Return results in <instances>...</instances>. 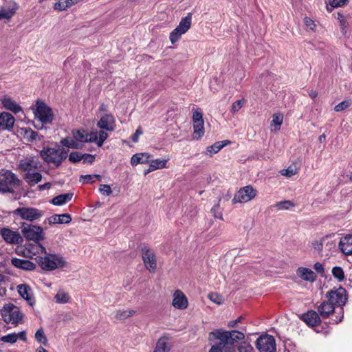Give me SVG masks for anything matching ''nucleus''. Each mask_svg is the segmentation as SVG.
I'll list each match as a JSON object with an SVG mask.
<instances>
[{"mask_svg":"<svg viewBox=\"0 0 352 352\" xmlns=\"http://www.w3.org/2000/svg\"><path fill=\"white\" fill-rule=\"evenodd\" d=\"M20 184L17 177L10 170H2L0 173V192H12Z\"/></svg>","mask_w":352,"mask_h":352,"instance_id":"6","label":"nucleus"},{"mask_svg":"<svg viewBox=\"0 0 352 352\" xmlns=\"http://www.w3.org/2000/svg\"><path fill=\"white\" fill-rule=\"evenodd\" d=\"M244 338V333L236 330L229 331L217 329L209 335L210 340H217L213 346H217L222 352H235L233 344Z\"/></svg>","mask_w":352,"mask_h":352,"instance_id":"1","label":"nucleus"},{"mask_svg":"<svg viewBox=\"0 0 352 352\" xmlns=\"http://www.w3.org/2000/svg\"><path fill=\"white\" fill-rule=\"evenodd\" d=\"M99 190L102 194L107 196L110 195L112 192L110 186L107 184H101Z\"/></svg>","mask_w":352,"mask_h":352,"instance_id":"60","label":"nucleus"},{"mask_svg":"<svg viewBox=\"0 0 352 352\" xmlns=\"http://www.w3.org/2000/svg\"><path fill=\"white\" fill-rule=\"evenodd\" d=\"M227 145L226 142H217L214 144L209 146L206 148V155L212 157L215 153H217L222 148Z\"/></svg>","mask_w":352,"mask_h":352,"instance_id":"36","label":"nucleus"},{"mask_svg":"<svg viewBox=\"0 0 352 352\" xmlns=\"http://www.w3.org/2000/svg\"><path fill=\"white\" fill-rule=\"evenodd\" d=\"M142 134V131L140 128L136 129L135 133L132 135V140L134 142H137L138 141L139 135Z\"/></svg>","mask_w":352,"mask_h":352,"instance_id":"63","label":"nucleus"},{"mask_svg":"<svg viewBox=\"0 0 352 352\" xmlns=\"http://www.w3.org/2000/svg\"><path fill=\"white\" fill-rule=\"evenodd\" d=\"M334 306L329 302H323L318 308L321 317L326 318L333 311Z\"/></svg>","mask_w":352,"mask_h":352,"instance_id":"29","label":"nucleus"},{"mask_svg":"<svg viewBox=\"0 0 352 352\" xmlns=\"http://www.w3.org/2000/svg\"><path fill=\"white\" fill-rule=\"evenodd\" d=\"M17 9L18 5L15 2L8 3L0 10V20L3 19H10L15 14Z\"/></svg>","mask_w":352,"mask_h":352,"instance_id":"20","label":"nucleus"},{"mask_svg":"<svg viewBox=\"0 0 352 352\" xmlns=\"http://www.w3.org/2000/svg\"><path fill=\"white\" fill-rule=\"evenodd\" d=\"M54 299L58 303H67L69 302L70 297L68 293L65 292L63 289H60L56 294Z\"/></svg>","mask_w":352,"mask_h":352,"instance_id":"40","label":"nucleus"},{"mask_svg":"<svg viewBox=\"0 0 352 352\" xmlns=\"http://www.w3.org/2000/svg\"><path fill=\"white\" fill-rule=\"evenodd\" d=\"M256 346L259 352H275L276 350L274 338L268 334L258 337L256 342Z\"/></svg>","mask_w":352,"mask_h":352,"instance_id":"10","label":"nucleus"},{"mask_svg":"<svg viewBox=\"0 0 352 352\" xmlns=\"http://www.w3.org/2000/svg\"><path fill=\"white\" fill-rule=\"evenodd\" d=\"M352 104V101L350 99L344 100L342 101L341 102L338 103L337 105L335 106L334 110L336 112H340L346 109H348Z\"/></svg>","mask_w":352,"mask_h":352,"instance_id":"44","label":"nucleus"},{"mask_svg":"<svg viewBox=\"0 0 352 352\" xmlns=\"http://www.w3.org/2000/svg\"><path fill=\"white\" fill-rule=\"evenodd\" d=\"M24 179L29 184L33 186L41 181L42 175L38 172H28L25 173Z\"/></svg>","mask_w":352,"mask_h":352,"instance_id":"32","label":"nucleus"},{"mask_svg":"<svg viewBox=\"0 0 352 352\" xmlns=\"http://www.w3.org/2000/svg\"><path fill=\"white\" fill-rule=\"evenodd\" d=\"M1 101L3 107L6 109L9 110L14 113H17L22 110L21 107L9 96H4L2 98Z\"/></svg>","mask_w":352,"mask_h":352,"instance_id":"23","label":"nucleus"},{"mask_svg":"<svg viewBox=\"0 0 352 352\" xmlns=\"http://www.w3.org/2000/svg\"><path fill=\"white\" fill-rule=\"evenodd\" d=\"M135 310L131 309H119L116 311L115 318L120 320H125L135 314Z\"/></svg>","mask_w":352,"mask_h":352,"instance_id":"38","label":"nucleus"},{"mask_svg":"<svg viewBox=\"0 0 352 352\" xmlns=\"http://www.w3.org/2000/svg\"><path fill=\"white\" fill-rule=\"evenodd\" d=\"M238 352H255L253 346L247 342H241L237 346Z\"/></svg>","mask_w":352,"mask_h":352,"instance_id":"45","label":"nucleus"},{"mask_svg":"<svg viewBox=\"0 0 352 352\" xmlns=\"http://www.w3.org/2000/svg\"><path fill=\"white\" fill-rule=\"evenodd\" d=\"M82 157H83L82 160L85 163L87 162L91 164L95 160L94 155H92L91 154H84L82 155Z\"/></svg>","mask_w":352,"mask_h":352,"instance_id":"61","label":"nucleus"},{"mask_svg":"<svg viewBox=\"0 0 352 352\" xmlns=\"http://www.w3.org/2000/svg\"><path fill=\"white\" fill-rule=\"evenodd\" d=\"M62 147L71 148H79L80 143L77 142L74 138L67 137L63 138L60 142Z\"/></svg>","mask_w":352,"mask_h":352,"instance_id":"37","label":"nucleus"},{"mask_svg":"<svg viewBox=\"0 0 352 352\" xmlns=\"http://www.w3.org/2000/svg\"><path fill=\"white\" fill-rule=\"evenodd\" d=\"M72 221V217L69 214H54L46 220H45V223L47 221L49 224H56V223H69Z\"/></svg>","mask_w":352,"mask_h":352,"instance_id":"25","label":"nucleus"},{"mask_svg":"<svg viewBox=\"0 0 352 352\" xmlns=\"http://www.w3.org/2000/svg\"><path fill=\"white\" fill-rule=\"evenodd\" d=\"M73 193L61 194L54 197L51 202L56 206H62L71 201Z\"/></svg>","mask_w":352,"mask_h":352,"instance_id":"31","label":"nucleus"},{"mask_svg":"<svg viewBox=\"0 0 352 352\" xmlns=\"http://www.w3.org/2000/svg\"><path fill=\"white\" fill-rule=\"evenodd\" d=\"M82 155H80L78 152H72L69 156V160L73 163H76L82 160Z\"/></svg>","mask_w":352,"mask_h":352,"instance_id":"56","label":"nucleus"},{"mask_svg":"<svg viewBox=\"0 0 352 352\" xmlns=\"http://www.w3.org/2000/svg\"><path fill=\"white\" fill-rule=\"evenodd\" d=\"M142 254L146 270L150 272H155L157 269V260L154 252L148 248H144L142 249Z\"/></svg>","mask_w":352,"mask_h":352,"instance_id":"14","label":"nucleus"},{"mask_svg":"<svg viewBox=\"0 0 352 352\" xmlns=\"http://www.w3.org/2000/svg\"><path fill=\"white\" fill-rule=\"evenodd\" d=\"M35 339L37 342L43 344L44 345L47 344V340L43 329H39L36 331L35 333Z\"/></svg>","mask_w":352,"mask_h":352,"instance_id":"48","label":"nucleus"},{"mask_svg":"<svg viewBox=\"0 0 352 352\" xmlns=\"http://www.w3.org/2000/svg\"><path fill=\"white\" fill-rule=\"evenodd\" d=\"M18 292L20 296L24 298L29 305H32L34 304V299L32 294V290L27 285H19L18 287Z\"/></svg>","mask_w":352,"mask_h":352,"instance_id":"24","label":"nucleus"},{"mask_svg":"<svg viewBox=\"0 0 352 352\" xmlns=\"http://www.w3.org/2000/svg\"><path fill=\"white\" fill-rule=\"evenodd\" d=\"M296 274L298 277L306 281L314 282L316 278V274L311 270L306 267H298Z\"/></svg>","mask_w":352,"mask_h":352,"instance_id":"27","label":"nucleus"},{"mask_svg":"<svg viewBox=\"0 0 352 352\" xmlns=\"http://www.w3.org/2000/svg\"><path fill=\"white\" fill-rule=\"evenodd\" d=\"M101 176L100 175H86L80 177V181L84 184L92 183L94 182V179H100Z\"/></svg>","mask_w":352,"mask_h":352,"instance_id":"51","label":"nucleus"},{"mask_svg":"<svg viewBox=\"0 0 352 352\" xmlns=\"http://www.w3.org/2000/svg\"><path fill=\"white\" fill-rule=\"evenodd\" d=\"M297 173H298L297 168L293 166H289L287 168L283 169L280 171V173L282 175L287 177H291L296 175Z\"/></svg>","mask_w":352,"mask_h":352,"instance_id":"49","label":"nucleus"},{"mask_svg":"<svg viewBox=\"0 0 352 352\" xmlns=\"http://www.w3.org/2000/svg\"><path fill=\"white\" fill-rule=\"evenodd\" d=\"M304 23L308 30H310L312 31H314L316 27V25L314 21L307 16L304 18Z\"/></svg>","mask_w":352,"mask_h":352,"instance_id":"57","label":"nucleus"},{"mask_svg":"<svg viewBox=\"0 0 352 352\" xmlns=\"http://www.w3.org/2000/svg\"><path fill=\"white\" fill-rule=\"evenodd\" d=\"M312 248L318 253L327 252V254L336 247V243L329 236L322 237L320 240H315L311 243Z\"/></svg>","mask_w":352,"mask_h":352,"instance_id":"12","label":"nucleus"},{"mask_svg":"<svg viewBox=\"0 0 352 352\" xmlns=\"http://www.w3.org/2000/svg\"><path fill=\"white\" fill-rule=\"evenodd\" d=\"M283 121V116L280 113H275L272 116V120L270 124L272 132H277L280 130V126Z\"/></svg>","mask_w":352,"mask_h":352,"instance_id":"33","label":"nucleus"},{"mask_svg":"<svg viewBox=\"0 0 352 352\" xmlns=\"http://www.w3.org/2000/svg\"><path fill=\"white\" fill-rule=\"evenodd\" d=\"M1 316L7 324L17 325L23 322V313L13 304H7L3 306L1 309Z\"/></svg>","mask_w":352,"mask_h":352,"instance_id":"4","label":"nucleus"},{"mask_svg":"<svg viewBox=\"0 0 352 352\" xmlns=\"http://www.w3.org/2000/svg\"><path fill=\"white\" fill-rule=\"evenodd\" d=\"M80 0H59L54 5V9L58 11H63L67 8L77 3Z\"/></svg>","mask_w":352,"mask_h":352,"instance_id":"34","label":"nucleus"},{"mask_svg":"<svg viewBox=\"0 0 352 352\" xmlns=\"http://www.w3.org/2000/svg\"><path fill=\"white\" fill-rule=\"evenodd\" d=\"M11 263L14 267L24 270L32 271L36 268V265L32 261L18 258H12Z\"/></svg>","mask_w":352,"mask_h":352,"instance_id":"22","label":"nucleus"},{"mask_svg":"<svg viewBox=\"0 0 352 352\" xmlns=\"http://www.w3.org/2000/svg\"><path fill=\"white\" fill-rule=\"evenodd\" d=\"M151 155L148 153H137L132 156L131 164L132 166H136L138 164H145L149 162Z\"/></svg>","mask_w":352,"mask_h":352,"instance_id":"28","label":"nucleus"},{"mask_svg":"<svg viewBox=\"0 0 352 352\" xmlns=\"http://www.w3.org/2000/svg\"><path fill=\"white\" fill-rule=\"evenodd\" d=\"M170 345L166 337L160 338L157 344L154 352H169Z\"/></svg>","mask_w":352,"mask_h":352,"instance_id":"30","label":"nucleus"},{"mask_svg":"<svg viewBox=\"0 0 352 352\" xmlns=\"http://www.w3.org/2000/svg\"><path fill=\"white\" fill-rule=\"evenodd\" d=\"M332 274L334 278H336L338 281H342L344 278V271L340 267H334L332 269Z\"/></svg>","mask_w":352,"mask_h":352,"instance_id":"46","label":"nucleus"},{"mask_svg":"<svg viewBox=\"0 0 352 352\" xmlns=\"http://www.w3.org/2000/svg\"><path fill=\"white\" fill-rule=\"evenodd\" d=\"M21 135L28 142L36 140L38 135L37 132L34 131L30 128L21 129Z\"/></svg>","mask_w":352,"mask_h":352,"instance_id":"35","label":"nucleus"},{"mask_svg":"<svg viewBox=\"0 0 352 352\" xmlns=\"http://www.w3.org/2000/svg\"><path fill=\"white\" fill-rule=\"evenodd\" d=\"M208 298L212 302H214L216 304L220 305L222 303L223 298L222 296L216 294V293H211L208 295Z\"/></svg>","mask_w":352,"mask_h":352,"instance_id":"58","label":"nucleus"},{"mask_svg":"<svg viewBox=\"0 0 352 352\" xmlns=\"http://www.w3.org/2000/svg\"><path fill=\"white\" fill-rule=\"evenodd\" d=\"M21 233L28 241H33L36 244L44 240L45 232L43 228L41 226L23 223L21 227Z\"/></svg>","mask_w":352,"mask_h":352,"instance_id":"5","label":"nucleus"},{"mask_svg":"<svg viewBox=\"0 0 352 352\" xmlns=\"http://www.w3.org/2000/svg\"><path fill=\"white\" fill-rule=\"evenodd\" d=\"M18 340V335L15 333H10L8 335H6L4 336H2L1 338V340L6 343H10L14 344Z\"/></svg>","mask_w":352,"mask_h":352,"instance_id":"47","label":"nucleus"},{"mask_svg":"<svg viewBox=\"0 0 352 352\" xmlns=\"http://www.w3.org/2000/svg\"><path fill=\"white\" fill-rule=\"evenodd\" d=\"M85 142H95L98 145V132H87Z\"/></svg>","mask_w":352,"mask_h":352,"instance_id":"54","label":"nucleus"},{"mask_svg":"<svg viewBox=\"0 0 352 352\" xmlns=\"http://www.w3.org/2000/svg\"><path fill=\"white\" fill-rule=\"evenodd\" d=\"M173 306L178 309H185L187 308L188 302V299L183 292L177 289L173 294V299L172 302Z\"/></svg>","mask_w":352,"mask_h":352,"instance_id":"18","label":"nucleus"},{"mask_svg":"<svg viewBox=\"0 0 352 352\" xmlns=\"http://www.w3.org/2000/svg\"><path fill=\"white\" fill-rule=\"evenodd\" d=\"M349 1L346 0H329V4L332 8L341 7L346 5Z\"/></svg>","mask_w":352,"mask_h":352,"instance_id":"59","label":"nucleus"},{"mask_svg":"<svg viewBox=\"0 0 352 352\" xmlns=\"http://www.w3.org/2000/svg\"><path fill=\"white\" fill-rule=\"evenodd\" d=\"M168 160H162V159H157L153 160L150 162V165L151 166V170H157L166 167V163Z\"/></svg>","mask_w":352,"mask_h":352,"instance_id":"42","label":"nucleus"},{"mask_svg":"<svg viewBox=\"0 0 352 352\" xmlns=\"http://www.w3.org/2000/svg\"><path fill=\"white\" fill-rule=\"evenodd\" d=\"M274 206L277 208L278 210H289L290 208L294 207V204L289 200H285L282 201L277 202Z\"/></svg>","mask_w":352,"mask_h":352,"instance_id":"43","label":"nucleus"},{"mask_svg":"<svg viewBox=\"0 0 352 352\" xmlns=\"http://www.w3.org/2000/svg\"><path fill=\"white\" fill-rule=\"evenodd\" d=\"M244 104L245 101L243 99L238 100L236 102H233L231 107V112L232 113H236L241 109Z\"/></svg>","mask_w":352,"mask_h":352,"instance_id":"52","label":"nucleus"},{"mask_svg":"<svg viewBox=\"0 0 352 352\" xmlns=\"http://www.w3.org/2000/svg\"><path fill=\"white\" fill-rule=\"evenodd\" d=\"M0 234L7 243L19 244L23 241L18 231L12 230L8 228H1L0 230Z\"/></svg>","mask_w":352,"mask_h":352,"instance_id":"16","label":"nucleus"},{"mask_svg":"<svg viewBox=\"0 0 352 352\" xmlns=\"http://www.w3.org/2000/svg\"><path fill=\"white\" fill-rule=\"evenodd\" d=\"M41 166L38 157L35 156H28L21 159L19 163V168L25 173L38 170Z\"/></svg>","mask_w":352,"mask_h":352,"instance_id":"13","label":"nucleus"},{"mask_svg":"<svg viewBox=\"0 0 352 352\" xmlns=\"http://www.w3.org/2000/svg\"><path fill=\"white\" fill-rule=\"evenodd\" d=\"M15 119L14 116L8 113H0V129L10 131L13 128Z\"/></svg>","mask_w":352,"mask_h":352,"instance_id":"19","label":"nucleus"},{"mask_svg":"<svg viewBox=\"0 0 352 352\" xmlns=\"http://www.w3.org/2000/svg\"><path fill=\"white\" fill-rule=\"evenodd\" d=\"M256 195V190L250 185L246 186L236 192L232 199V203H247Z\"/></svg>","mask_w":352,"mask_h":352,"instance_id":"11","label":"nucleus"},{"mask_svg":"<svg viewBox=\"0 0 352 352\" xmlns=\"http://www.w3.org/2000/svg\"><path fill=\"white\" fill-rule=\"evenodd\" d=\"M191 13H188L187 16L181 19L179 25L170 34L169 38L172 43L177 42L182 35L187 32L191 27Z\"/></svg>","mask_w":352,"mask_h":352,"instance_id":"9","label":"nucleus"},{"mask_svg":"<svg viewBox=\"0 0 352 352\" xmlns=\"http://www.w3.org/2000/svg\"><path fill=\"white\" fill-rule=\"evenodd\" d=\"M97 126L101 129L113 131L116 128L115 118L111 114H104L98 121Z\"/></svg>","mask_w":352,"mask_h":352,"instance_id":"17","label":"nucleus"},{"mask_svg":"<svg viewBox=\"0 0 352 352\" xmlns=\"http://www.w3.org/2000/svg\"><path fill=\"white\" fill-rule=\"evenodd\" d=\"M302 320L309 326H317L320 323V319L317 312L309 311L302 316Z\"/></svg>","mask_w":352,"mask_h":352,"instance_id":"26","label":"nucleus"},{"mask_svg":"<svg viewBox=\"0 0 352 352\" xmlns=\"http://www.w3.org/2000/svg\"><path fill=\"white\" fill-rule=\"evenodd\" d=\"M13 214L23 220L33 222L40 219L44 214L43 211L33 207H20L13 211Z\"/></svg>","mask_w":352,"mask_h":352,"instance_id":"7","label":"nucleus"},{"mask_svg":"<svg viewBox=\"0 0 352 352\" xmlns=\"http://www.w3.org/2000/svg\"><path fill=\"white\" fill-rule=\"evenodd\" d=\"M192 121L193 123L203 122L204 118L202 113L200 112L198 109H192Z\"/></svg>","mask_w":352,"mask_h":352,"instance_id":"53","label":"nucleus"},{"mask_svg":"<svg viewBox=\"0 0 352 352\" xmlns=\"http://www.w3.org/2000/svg\"><path fill=\"white\" fill-rule=\"evenodd\" d=\"M204 135V122L193 123V138L199 139Z\"/></svg>","mask_w":352,"mask_h":352,"instance_id":"39","label":"nucleus"},{"mask_svg":"<svg viewBox=\"0 0 352 352\" xmlns=\"http://www.w3.org/2000/svg\"><path fill=\"white\" fill-rule=\"evenodd\" d=\"M40 156L47 164L58 167L68 156V150L56 144L54 147H44Z\"/></svg>","mask_w":352,"mask_h":352,"instance_id":"3","label":"nucleus"},{"mask_svg":"<svg viewBox=\"0 0 352 352\" xmlns=\"http://www.w3.org/2000/svg\"><path fill=\"white\" fill-rule=\"evenodd\" d=\"M339 248L345 255L352 254V234H346L342 237L339 242Z\"/></svg>","mask_w":352,"mask_h":352,"instance_id":"21","label":"nucleus"},{"mask_svg":"<svg viewBox=\"0 0 352 352\" xmlns=\"http://www.w3.org/2000/svg\"><path fill=\"white\" fill-rule=\"evenodd\" d=\"M243 320V317L240 316L236 320L230 321L228 324V327H234L238 323H240Z\"/></svg>","mask_w":352,"mask_h":352,"instance_id":"62","label":"nucleus"},{"mask_svg":"<svg viewBox=\"0 0 352 352\" xmlns=\"http://www.w3.org/2000/svg\"><path fill=\"white\" fill-rule=\"evenodd\" d=\"M222 209L220 207L219 201L215 204L211 209V212L213 214L214 218L223 219Z\"/></svg>","mask_w":352,"mask_h":352,"instance_id":"50","label":"nucleus"},{"mask_svg":"<svg viewBox=\"0 0 352 352\" xmlns=\"http://www.w3.org/2000/svg\"><path fill=\"white\" fill-rule=\"evenodd\" d=\"M34 113L35 118L38 119L42 124H50L54 119L52 109L43 102L38 101L36 102Z\"/></svg>","mask_w":352,"mask_h":352,"instance_id":"8","label":"nucleus"},{"mask_svg":"<svg viewBox=\"0 0 352 352\" xmlns=\"http://www.w3.org/2000/svg\"><path fill=\"white\" fill-rule=\"evenodd\" d=\"M108 134L104 131H100L98 133V146H102L104 142L107 139Z\"/></svg>","mask_w":352,"mask_h":352,"instance_id":"55","label":"nucleus"},{"mask_svg":"<svg viewBox=\"0 0 352 352\" xmlns=\"http://www.w3.org/2000/svg\"><path fill=\"white\" fill-rule=\"evenodd\" d=\"M32 248H35L37 252L45 254V256H38L36 258L38 264L43 270L52 271L66 265V261L63 256L56 254H47L45 248L41 244L34 245Z\"/></svg>","mask_w":352,"mask_h":352,"instance_id":"2","label":"nucleus"},{"mask_svg":"<svg viewBox=\"0 0 352 352\" xmlns=\"http://www.w3.org/2000/svg\"><path fill=\"white\" fill-rule=\"evenodd\" d=\"M327 298L329 301L333 306H343L346 301V290L342 287H340L339 289L335 291H331L327 294Z\"/></svg>","mask_w":352,"mask_h":352,"instance_id":"15","label":"nucleus"},{"mask_svg":"<svg viewBox=\"0 0 352 352\" xmlns=\"http://www.w3.org/2000/svg\"><path fill=\"white\" fill-rule=\"evenodd\" d=\"M73 138L77 142H85L87 132L85 130H76L72 131Z\"/></svg>","mask_w":352,"mask_h":352,"instance_id":"41","label":"nucleus"},{"mask_svg":"<svg viewBox=\"0 0 352 352\" xmlns=\"http://www.w3.org/2000/svg\"><path fill=\"white\" fill-rule=\"evenodd\" d=\"M314 270L318 272V273H323L324 272V267L323 265L320 263H316L314 264Z\"/></svg>","mask_w":352,"mask_h":352,"instance_id":"64","label":"nucleus"}]
</instances>
